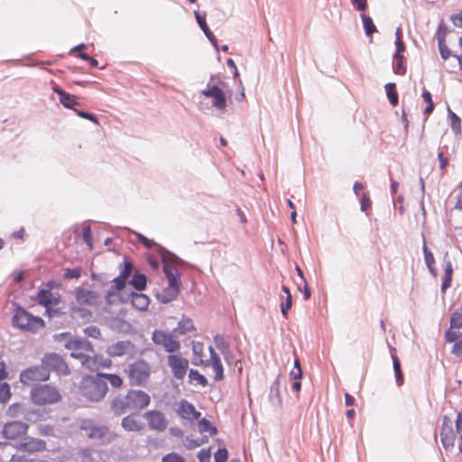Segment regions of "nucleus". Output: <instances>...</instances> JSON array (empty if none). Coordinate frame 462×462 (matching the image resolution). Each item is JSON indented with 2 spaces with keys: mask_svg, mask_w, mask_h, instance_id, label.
<instances>
[{
  "mask_svg": "<svg viewBox=\"0 0 462 462\" xmlns=\"http://www.w3.org/2000/svg\"><path fill=\"white\" fill-rule=\"evenodd\" d=\"M167 364L171 370L173 376L182 380L189 368V360L179 354H171L167 356Z\"/></svg>",
  "mask_w": 462,
  "mask_h": 462,
  "instance_id": "f8f14e48",
  "label": "nucleus"
},
{
  "mask_svg": "<svg viewBox=\"0 0 462 462\" xmlns=\"http://www.w3.org/2000/svg\"><path fill=\"white\" fill-rule=\"evenodd\" d=\"M133 263L128 260H125V262L120 265V274L118 276L127 281L133 272Z\"/></svg>",
  "mask_w": 462,
  "mask_h": 462,
  "instance_id": "37998d69",
  "label": "nucleus"
},
{
  "mask_svg": "<svg viewBox=\"0 0 462 462\" xmlns=\"http://www.w3.org/2000/svg\"><path fill=\"white\" fill-rule=\"evenodd\" d=\"M372 202L368 194L364 193L361 199V210L366 212L371 208Z\"/></svg>",
  "mask_w": 462,
  "mask_h": 462,
  "instance_id": "13d9d810",
  "label": "nucleus"
},
{
  "mask_svg": "<svg viewBox=\"0 0 462 462\" xmlns=\"http://www.w3.org/2000/svg\"><path fill=\"white\" fill-rule=\"evenodd\" d=\"M450 328H462V313L456 311L452 314L450 319Z\"/></svg>",
  "mask_w": 462,
  "mask_h": 462,
  "instance_id": "49530a36",
  "label": "nucleus"
},
{
  "mask_svg": "<svg viewBox=\"0 0 462 462\" xmlns=\"http://www.w3.org/2000/svg\"><path fill=\"white\" fill-rule=\"evenodd\" d=\"M196 331V328L193 324V321L189 318L182 317L181 319L178 322L177 327L173 330V332H177L180 335H186L188 333H192Z\"/></svg>",
  "mask_w": 462,
  "mask_h": 462,
  "instance_id": "cd10ccee",
  "label": "nucleus"
},
{
  "mask_svg": "<svg viewBox=\"0 0 462 462\" xmlns=\"http://www.w3.org/2000/svg\"><path fill=\"white\" fill-rule=\"evenodd\" d=\"M228 457V452L226 448H219L214 456L216 462H226Z\"/></svg>",
  "mask_w": 462,
  "mask_h": 462,
  "instance_id": "4d7b16f0",
  "label": "nucleus"
},
{
  "mask_svg": "<svg viewBox=\"0 0 462 462\" xmlns=\"http://www.w3.org/2000/svg\"><path fill=\"white\" fill-rule=\"evenodd\" d=\"M83 239L88 246L89 250L93 249V238L92 232L89 226H87L83 229Z\"/></svg>",
  "mask_w": 462,
  "mask_h": 462,
  "instance_id": "864d4df0",
  "label": "nucleus"
},
{
  "mask_svg": "<svg viewBox=\"0 0 462 462\" xmlns=\"http://www.w3.org/2000/svg\"><path fill=\"white\" fill-rule=\"evenodd\" d=\"M392 358H393V369H394V373H395L396 382L399 385H401L403 383V374H402V369H401V362L396 355H393Z\"/></svg>",
  "mask_w": 462,
  "mask_h": 462,
  "instance_id": "4c0bfd02",
  "label": "nucleus"
},
{
  "mask_svg": "<svg viewBox=\"0 0 462 462\" xmlns=\"http://www.w3.org/2000/svg\"><path fill=\"white\" fill-rule=\"evenodd\" d=\"M42 364L49 370L53 371L59 375H69L70 369L65 360L56 353L45 354L42 359Z\"/></svg>",
  "mask_w": 462,
  "mask_h": 462,
  "instance_id": "9b49d317",
  "label": "nucleus"
},
{
  "mask_svg": "<svg viewBox=\"0 0 462 462\" xmlns=\"http://www.w3.org/2000/svg\"><path fill=\"white\" fill-rule=\"evenodd\" d=\"M439 435L440 441L446 449L454 447L456 435H458L457 447L459 451L462 452V413H458L457 416L456 433L452 428V421L447 416H444Z\"/></svg>",
  "mask_w": 462,
  "mask_h": 462,
  "instance_id": "7ed1b4c3",
  "label": "nucleus"
},
{
  "mask_svg": "<svg viewBox=\"0 0 462 462\" xmlns=\"http://www.w3.org/2000/svg\"><path fill=\"white\" fill-rule=\"evenodd\" d=\"M423 100L427 103V106L425 107L423 114L425 116H429L434 110V103L432 100V97L430 91L424 90L421 94Z\"/></svg>",
  "mask_w": 462,
  "mask_h": 462,
  "instance_id": "f704fd0d",
  "label": "nucleus"
},
{
  "mask_svg": "<svg viewBox=\"0 0 462 462\" xmlns=\"http://www.w3.org/2000/svg\"><path fill=\"white\" fill-rule=\"evenodd\" d=\"M423 253L425 263L429 269V272L433 277H437L438 271L437 268L435 267V258L433 254L428 249L425 238H423Z\"/></svg>",
  "mask_w": 462,
  "mask_h": 462,
  "instance_id": "c85d7f7f",
  "label": "nucleus"
},
{
  "mask_svg": "<svg viewBox=\"0 0 462 462\" xmlns=\"http://www.w3.org/2000/svg\"><path fill=\"white\" fill-rule=\"evenodd\" d=\"M17 448L29 453L42 452L46 449V442L41 439L26 438L19 443Z\"/></svg>",
  "mask_w": 462,
  "mask_h": 462,
  "instance_id": "aec40b11",
  "label": "nucleus"
},
{
  "mask_svg": "<svg viewBox=\"0 0 462 462\" xmlns=\"http://www.w3.org/2000/svg\"><path fill=\"white\" fill-rule=\"evenodd\" d=\"M84 333L86 336L93 338H99L101 337V332L99 328L95 326L86 328L84 329Z\"/></svg>",
  "mask_w": 462,
  "mask_h": 462,
  "instance_id": "6e6d98bb",
  "label": "nucleus"
},
{
  "mask_svg": "<svg viewBox=\"0 0 462 462\" xmlns=\"http://www.w3.org/2000/svg\"><path fill=\"white\" fill-rule=\"evenodd\" d=\"M28 430L29 425L27 423L14 420L5 423L0 434L6 441L21 442L23 440Z\"/></svg>",
  "mask_w": 462,
  "mask_h": 462,
  "instance_id": "6e6552de",
  "label": "nucleus"
},
{
  "mask_svg": "<svg viewBox=\"0 0 462 462\" xmlns=\"http://www.w3.org/2000/svg\"><path fill=\"white\" fill-rule=\"evenodd\" d=\"M101 378H106L108 380L110 384L115 388H120L123 386L124 381L121 376L114 374H100Z\"/></svg>",
  "mask_w": 462,
  "mask_h": 462,
  "instance_id": "a19ab883",
  "label": "nucleus"
},
{
  "mask_svg": "<svg viewBox=\"0 0 462 462\" xmlns=\"http://www.w3.org/2000/svg\"><path fill=\"white\" fill-rule=\"evenodd\" d=\"M403 56L394 57L396 63L393 65V70L396 74L403 75L405 73V67L403 65Z\"/></svg>",
  "mask_w": 462,
  "mask_h": 462,
  "instance_id": "3c124183",
  "label": "nucleus"
},
{
  "mask_svg": "<svg viewBox=\"0 0 462 462\" xmlns=\"http://www.w3.org/2000/svg\"><path fill=\"white\" fill-rule=\"evenodd\" d=\"M106 383L101 378V374L96 376L86 375L82 378L79 386V393L88 402H100L107 393Z\"/></svg>",
  "mask_w": 462,
  "mask_h": 462,
  "instance_id": "f03ea898",
  "label": "nucleus"
},
{
  "mask_svg": "<svg viewBox=\"0 0 462 462\" xmlns=\"http://www.w3.org/2000/svg\"><path fill=\"white\" fill-rule=\"evenodd\" d=\"M138 241L149 249L152 248L153 245H155V243L152 240H150L147 237H145L144 236L140 235V234L138 235Z\"/></svg>",
  "mask_w": 462,
  "mask_h": 462,
  "instance_id": "e2e57ef3",
  "label": "nucleus"
},
{
  "mask_svg": "<svg viewBox=\"0 0 462 462\" xmlns=\"http://www.w3.org/2000/svg\"><path fill=\"white\" fill-rule=\"evenodd\" d=\"M189 379L191 383L206 387L208 384V379L198 370L191 369L189 373Z\"/></svg>",
  "mask_w": 462,
  "mask_h": 462,
  "instance_id": "c756f323",
  "label": "nucleus"
},
{
  "mask_svg": "<svg viewBox=\"0 0 462 462\" xmlns=\"http://www.w3.org/2000/svg\"><path fill=\"white\" fill-rule=\"evenodd\" d=\"M74 112L76 113L77 116H79V117H82V118H85V119H88L91 122H93L94 124H96L97 125H99V122L97 118V116L94 115V114H91V113H88V112H84V111H81V110H78V109H74Z\"/></svg>",
  "mask_w": 462,
  "mask_h": 462,
  "instance_id": "603ef678",
  "label": "nucleus"
},
{
  "mask_svg": "<svg viewBox=\"0 0 462 462\" xmlns=\"http://www.w3.org/2000/svg\"><path fill=\"white\" fill-rule=\"evenodd\" d=\"M112 365V361L105 357L101 355H94L89 356L88 355L87 358L84 359L82 365L85 366L87 369L97 372L100 370L101 368H108Z\"/></svg>",
  "mask_w": 462,
  "mask_h": 462,
  "instance_id": "f3484780",
  "label": "nucleus"
},
{
  "mask_svg": "<svg viewBox=\"0 0 462 462\" xmlns=\"http://www.w3.org/2000/svg\"><path fill=\"white\" fill-rule=\"evenodd\" d=\"M179 291V288L168 285L162 291V300L163 302H169L174 300L178 296Z\"/></svg>",
  "mask_w": 462,
  "mask_h": 462,
  "instance_id": "7c9ffc66",
  "label": "nucleus"
},
{
  "mask_svg": "<svg viewBox=\"0 0 462 462\" xmlns=\"http://www.w3.org/2000/svg\"><path fill=\"white\" fill-rule=\"evenodd\" d=\"M80 430L85 431V434L89 439H100L108 433V429L105 426H97L91 420H83L80 425Z\"/></svg>",
  "mask_w": 462,
  "mask_h": 462,
  "instance_id": "a211bd4d",
  "label": "nucleus"
},
{
  "mask_svg": "<svg viewBox=\"0 0 462 462\" xmlns=\"http://www.w3.org/2000/svg\"><path fill=\"white\" fill-rule=\"evenodd\" d=\"M396 51L393 57H401L403 56L402 53L405 51V44L402 41H396Z\"/></svg>",
  "mask_w": 462,
  "mask_h": 462,
  "instance_id": "69168bd1",
  "label": "nucleus"
},
{
  "mask_svg": "<svg viewBox=\"0 0 462 462\" xmlns=\"http://www.w3.org/2000/svg\"><path fill=\"white\" fill-rule=\"evenodd\" d=\"M199 430L201 433L209 432L210 436H214L217 433V428L212 426L207 419H202L199 421Z\"/></svg>",
  "mask_w": 462,
  "mask_h": 462,
  "instance_id": "e433bc0d",
  "label": "nucleus"
},
{
  "mask_svg": "<svg viewBox=\"0 0 462 462\" xmlns=\"http://www.w3.org/2000/svg\"><path fill=\"white\" fill-rule=\"evenodd\" d=\"M206 442H208V438L206 436L202 437L199 439H192L187 438L185 446L189 449H193V448H196L203 445Z\"/></svg>",
  "mask_w": 462,
  "mask_h": 462,
  "instance_id": "a18cd8bd",
  "label": "nucleus"
},
{
  "mask_svg": "<svg viewBox=\"0 0 462 462\" xmlns=\"http://www.w3.org/2000/svg\"><path fill=\"white\" fill-rule=\"evenodd\" d=\"M65 347L70 351V356L79 359L81 364L88 354L94 353L92 344L85 339L71 338L66 342Z\"/></svg>",
  "mask_w": 462,
  "mask_h": 462,
  "instance_id": "9d476101",
  "label": "nucleus"
},
{
  "mask_svg": "<svg viewBox=\"0 0 462 462\" xmlns=\"http://www.w3.org/2000/svg\"><path fill=\"white\" fill-rule=\"evenodd\" d=\"M52 89L60 97V102L67 108L75 109L74 106L79 105L75 97L61 89L57 84H54Z\"/></svg>",
  "mask_w": 462,
  "mask_h": 462,
  "instance_id": "393cba45",
  "label": "nucleus"
},
{
  "mask_svg": "<svg viewBox=\"0 0 462 462\" xmlns=\"http://www.w3.org/2000/svg\"><path fill=\"white\" fill-rule=\"evenodd\" d=\"M51 373L42 364L23 370L20 374V382L24 385H31L38 382H45L50 379Z\"/></svg>",
  "mask_w": 462,
  "mask_h": 462,
  "instance_id": "1a4fd4ad",
  "label": "nucleus"
},
{
  "mask_svg": "<svg viewBox=\"0 0 462 462\" xmlns=\"http://www.w3.org/2000/svg\"><path fill=\"white\" fill-rule=\"evenodd\" d=\"M451 21L457 27L462 28V10L458 14L452 15Z\"/></svg>",
  "mask_w": 462,
  "mask_h": 462,
  "instance_id": "774afa93",
  "label": "nucleus"
},
{
  "mask_svg": "<svg viewBox=\"0 0 462 462\" xmlns=\"http://www.w3.org/2000/svg\"><path fill=\"white\" fill-rule=\"evenodd\" d=\"M162 462H185V458L178 453L171 452L162 458Z\"/></svg>",
  "mask_w": 462,
  "mask_h": 462,
  "instance_id": "de8ad7c7",
  "label": "nucleus"
},
{
  "mask_svg": "<svg viewBox=\"0 0 462 462\" xmlns=\"http://www.w3.org/2000/svg\"><path fill=\"white\" fill-rule=\"evenodd\" d=\"M151 402L148 393L142 390H129L124 396L116 397L112 402V410L118 415L127 411H141Z\"/></svg>",
  "mask_w": 462,
  "mask_h": 462,
  "instance_id": "f257e3e1",
  "label": "nucleus"
},
{
  "mask_svg": "<svg viewBox=\"0 0 462 462\" xmlns=\"http://www.w3.org/2000/svg\"><path fill=\"white\" fill-rule=\"evenodd\" d=\"M35 300L49 310L51 306L59 304L60 298L50 290L42 289L38 291Z\"/></svg>",
  "mask_w": 462,
  "mask_h": 462,
  "instance_id": "412c9836",
  "label": "nucleus"
},
{
  "mask_svg": "<svg viewBox=\"0 0 462 462\" xmlns=\"http://www.w3.org/2000/svg\"><path fill=\"white\" fill-rule=\"evenodd\" d=\"M125 373L131 385L143 386L150 379L152 367L147 361L139 359L129 364L125 369Z\"/></svg>",
  "mask_w": 462,
  "mask_h": 462,
  "instance_id": "20e7f679",
  "label": "nucleus"
},
{
  "mask_svg": "<svg viewBox=\"0 0 462 462\" xmlns=\"http://www.w3.org/2000/svg\"><path fill=\"white\" fill-rule=\"evenodd\" d=\"M351 2L360 12H364L367 7V0H351Z\"/></svg>",
  "mask_w": 462,
  "mask_h": 462,
  "instance_id": "0e129e2a",
  "label": "nucleus"
},
{
  "mask_svg": "<svg viewBox=\"0 0 462 462\" xmlns=\"http://www.w3.org/2000/svg\"><path fill=\"white\" fill-rule=\"evenodd\" d=\"M11 398L10 385L0 381V402L5 403Z\"/></svg>",
  "mask_w": 462,
  "mask_h": 462,
  "instance_id": "c03bdc74",
  "label": "nucleus"
},
{
  "mask_svg": "<svg viewBox=\"0 0 462 462\" xmlns=\"http://www.w3.org/2000/svg\"><path fill=\"white\" fill-rule=\"evenodd\" d=\"M439 50L441 58L444 60H447L448 58H450L452 55L451 51L448 49V45L446 44V42H438Z\"/></svg>",
  "mask_w": 462,
  "mask_h": 462,
  "instance_id": "09e8293b",
  "label": "nucleus"
},
{
  "mask_svg": "<svg viewBox=\"0 0 462 462\" xmlns=\"http://www.w3.org/2000/svg\"><path fill=\"white\" fill-rule=\"evenodd\" d=\"M164 273H165V275L167 277V280L168 279H175V278H179V273H178V270L175 269V268H172V267H165L164 268Z\"/></svg>",
  "mask_w": 462,
  "mask_h": 462,
  "instance_id": "052dcab7",
  "label": "nucleus"
},
{
  "mask_svg": "<svg viewBox=\"0 0 462 462\" xmlns=\"http://www.w3.org/2000/svg\"><path fill=\"white\" fill-rule=\"evenodd\" d=\"M13 324L14 327L31 333H35L45 326L42 318L33 316L23 308L16 310L13 317Z\"/></svg>",
  "mask_w": 462,
  "mask_h": 462,
  "instance_id": "423d86ee",
  "label": "nucleus"
},
{
  "mask_svg": "<svg viewBox=\"0 0 462 462\" xmlns=\"http://www.w3.org/2000/svg\"><path fill=\"white\" fill-rule=\"evenodd\" d=\"M126 280L117 276L113 280V286L111 287L108 296L115 295L116 292L123 290L126 285Z\"/></svg>",
  "mask_w": 462,
  "mask_h": 462,
  "instance_id": "79ce46f5",
  "label": "nucleus"
},
{
  "mask_svg": "<svg viewBox=\"0 0 462 462\" xmlns=\"http://www.w3.org/2000/svg\"><path fill=\"white\" fill-rule=\"evenodd\" d=\"M195 16H196V19H197V22L199 25V27L202 29V31L205 32V34L207 35V37L208 39H212L214 38V35H213V32L209 30V28L208 27V24H207V22H206V14H201L199 12H195Z\"/></svg>",
  "mask_w": 462,
  "mask_h": 462,
  "instance_id": "2f4dec72",
  "label": "nucleus"
},
{
  "mask_svg": "<svg viewBox=\"0 0 462 462\" xmlns=\"http://www.w3.org/2000/svg\"><path fill=\"white\" fill-rule=\"evenodd\" d=\"M146 276L141 273H135L130 281V284L138 291L143 290L146 287Z\"/></svg>",
  "mask_w": 462,
  "mask_h": 462,
  "instance_id": "473e14b6",
  "label": "nucleus"
},
{
  "mask_svg": "<svg viewBox=\"0 0 462 462\" xmlns=\"http://www.w3.org/2000/svg\"><path fill=\"white\" fill-rule=\"evenodd\" d=\"M445 339L448 343H453L451 354L457 357H462V334H458L449 328L445 333Z\"/></svg>",
  "mask_w": 462,
  "mask_h": 462,
  "instance_id": "4be33fe9",
  "label": "nucleus"
},
{
  "mask_svg": "<svg viewBox=\"0 0 462 462\" xmlns=\"http://www.w3.org/2000/svg\"><path fill=\"white\" fill-rule=\"evenodd\" d=\"M453 276V267L449 261L444 264V273L441 277V292L445 293L446 291L451 286Z\"/></svg>",
  "mask_w": 462,
  "mask_h": 462,
  "instance_id": "bb28decb",
  "label": "nucleus"
},
{
  "mask_svg": "<svg viewBox=\"0 0 462 462\" xmlns=\"http://www.w3.org/2000/svg\"><path fill=\"white\" fill-rule=\"evenodd\" d=\"M204 344L198 341H192V352L195 356L194 362H199L200 360H204Z\"/></svg>",
  "mask_w": 462,
  "mask_h": 462,
  "instance_id": "58836bf2",
  "label": "nucleus"
},
{
  "mask_svg": "<svg viewBox=\"0 0 462 462\" xmlns=\"http://www.w3.org/2000/svg\"><path fill=\"white\" fill-rule=\"evenodd\" d=\"M387 97L390 100V103L395 106L398 105V94L395 90V84L394 83H387L385 86Z\"/></svg>",
  "mask_w": 462,
  "mask_h": 462,
  "instance_id": "ea45409f",
  "label": "nucleus"
},
{
  "mask_svg": "<svg viewBox=\"0 0 462 462\" xmlns=\"http://www.w3.org/2000/svg\"><path fill=\"white\" fill-rule=\"evenodd\" d=\"M131 302L134 308L140 311H143L148 309L150 299L143 293L134 292L131 295Z\"/></svg>",
  "mask_w": 462,
  "mask_h": 462,
  "instance_id": "a878e982",
  "label": "nucleus"
},
{
  "mask_svg": "<svg viewBox=\"0 0 462 462\" xmlns=\"http://www.w3.org/2000/svg\"><path fill=\"white\" fill-rule=\"evenodd\" d=\"M81 275V269L79 268H67L64 273L66 279H79Z\"/></svg>",
  "mask_w": 462,
  "mask_h": 462,
  "instance_id": "5fc2aeb1",
  "label": "nucleus"
},
{
  "mask_svg": "<svg viewBox=\"0 0 462 462\" xmlns=\"http://www.w3.org/2000/svg\"><path fill=\"white\" fill-rule=\"evenodd\" d=\"M121 425L126 431H141L144 427L140 416L136 413L123 418Z\"/></svg>",
  "mask_w": 462,
  "mask_h": 462,
  "instance_id": "5701e85b",
  "label": "nucleus"
},
{
  "mask_svg": "<svg viewBox=\"0 0 462 462\" xmlns=\"http://www.w3.org/2000/svg\"><path fill=\"white\" fill-rule=\"evenodd\" d=\"M210 358L207 360H200L199 362H193L195 365L210 366L215 372L214 380L217 382L222 381L225 378L224 368L219 356L215 349L210 346L208 347Z\"/></svg>",
  "mask_w": 462,
  "mask_h": 462,
  "instance_id": "ddd939ff",
  "label": "nucleus"
},
{
  "mask_svg": "<svg viewBox=\"0 0 462 462\" xmlns=\"http://www.w3.org/2000/svg\"><path fill=\"white\" fill-rule=\"evenodd\" d=\"M85 48H86V45H85V44H80V45H79V46L75 47V48L72 50V51H74V52H79L78 56H79L80 59H82V60H90V56H89V55H88L87 53H84V52H81V51H80L82 49H85Z\"/></svg>",
  "mask_w": 462,
  "mask_h": 462,
  "instance_id": "680f3d73",
  "label": "nucleus"
},
{
  "mask_svg": "<svg viewBox=\"0 0 462 462\" xmlns=\"http://www.w3.org/2000/svg\"><path fill=\"white\" fill-rule=\"evenodd\" d=\"M152 341L156 346L170 353V355L180 350V342L173 332L155 329L152 334Z\"/></svg>",
  "mask_w": 462,
  "mask_h": 462,
  "instance_id": "0eeeda50",
  "label": "nucleus"
},
{
  "mask_svg": "<svg viewBox=\"0 0 462 462\" xmlns=\"http://www.w3.org/2000/svg\"><path fill=\"white\" fill-rule=\"evenodd\" d=\"M198 457L199 459V462H211V453L209 449H202L199 453Z\"/></svg>",
  "mask_w": 462,
  "mask_h": 462,
  "instance_id": "bf43d9fd",
  "label": "nucleus"
},
{
  "mask_svg": "<svg viewBox=\"0 0 462 462\" xmlns=\"http://www.w3.org/2000/svg\"><path fill=\"white\" fill-rule=\"evenodd\" d=\"M363 26L367 36H372L374 32H377L372 18L367 15L362 16Z\"/></svg>",
  "mask_w": 462,
  "mask_h": 462,
  "instance_id": "c9c22d12",
  "label": "nucleus"
},
{
  "mask_svg": "<svg viewBox=\"0 0 462 462\" xmlns=\"http://www.w3.org/2000/svg\"><path fill=\"white\" fill-rule=\"evenodd\" d=\"M30 398L35 405L42 406L59 402L61 400V394L53 385L40 384L32 388Z\"/></svg>",
  "mask_w": 462,
  "mask_h": 462,
  "instance_id": "39448f33",
  "label": "nucleus"
},
{
  "mask_svg": "<svg viewBox=\"0 0 462 462\" xmlns=\"http://www.w3.org/2000/svg\"><path fill=\"white\" fill-rule=\"evenodd\" d=\"M76 299L80 305L96 306L100 302L101 298L94 291L79 288L76 291Z\"/></svg>",
  "mask_w": 462,
  "mask_h": 462,
  "instance_id": "6ab92c4d",
  "label": "nucleus"
},
{
  "mask_svg": "<svg viewBox=\"0 0 462 462\" xmlns=\"http://www.w3.org/2000/svg\"><path fill=\"white\" fill-rule=\"evenodd\" d=\"M134 348L130 341H121L111 345L107 348V353L110 356H123L129 354Z\"/></svg>",
  "mask_w": 462,
  "mask_h": 462,
  "instance_id": "b1692460",
  "label": "nucleus"
},
{
  "mask_svg": "<svg viewBox=\"0 0 462 462\" xmlns=\"http://www.w3.org/2000/svg\"><path fill=\"white\" fill-rule=\"evenodd\" d=\"M438 158H439V168H440L441 171H444L445 168L447 167V165L448 164V159L444 156V152H439L438 153Z\"/></svg>",
  "mask_w": 462,
  "mask_h": 462,
  "instance_id": "338daca9",
  "label": "nucleus"
},
{
  "mask_svg": "<svg viewBox=\"0 0 462 462\" xmlns=\"http://www.w3.org/2000/svg\"><path fill=\"white\" fill-rule=\"evenodd\" d=\"M176 412L182 420L189 422L198 420L201 415L195 406L186 400H181L179 402Z\"/></svg>",
  "mask_w": 462,
  "mask_h": 462,
  "instance_id": "dca6fc26",
  "label": "nucleus"
},
{
  "mask_svg": "<svg viewBox=\"0 0 462 462\" xmlns=\"http://www.w3.org/2000/svg\"><path fill=\"white\" fill-rule=\"evenodd\" d=\"M202 95L212 98V105L218 110L224 112L226 108V98L224 91L217 86H209L202 91Z\"/></svg>",
  "mask_w": 462,
  "mask_h": 462,
  "instance_id": "2eb2a0df",
  "label": "nucleus"
},
{
  "mask_svg": "<svg viewBox=\"0 0 462 462\" xmlns=\"http://www.w3.org/2000/svg\"><path fill=\"white\" fill-rule=\"evenodd\" d=\"M143 417L147 420L150 429L153 430L162 432L168 427V420L165 415L160 411H149L144 413Z\"/></svg>",
  "mask_w": 462,
  "mask_h": 462,
  "instance_id": "4468645a",
  "label": "nucleus"
},
{
  "mask_svg": "<svg viewBox=\"0 0 462 462\" xmlns=\"http://www.w3.org/2000/svg\"><path fill=\"white\" fill-rule=\"evenodd\" d=\"M447 33L448 28L446 24L444 23H439L436 33L438 42H446Z\"/></svg>",
  "mask_w": 462,
  "mask_h": 462,
  "instance_id": "8fccbe9b",
  "label": "nucleus"
},
{
  "mask_svg": "<svg viewBox=\"0 0 462 462\" xmlns=\"http://www.w3.org/2000/svg\"><path fill=\"white\" fill-rule=\"evenodd\" d=\"M282 291L286 294V300L285 303L281 304V311L284 318L287 317L288 310L291 307V294L290 292V290L287 286L283 285L282 287Z\"/></svg>",
  "mask_w": 462,
  "mask_h": 462,
  "instance_id": "72a5a7b5",
  "label": "nucleus"
}]
</instances>
